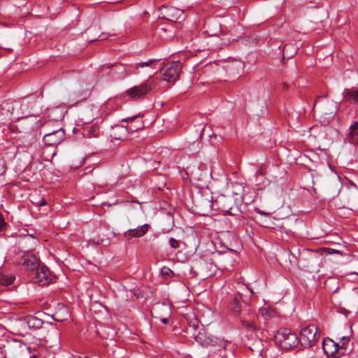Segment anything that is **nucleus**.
<instances>
[{
    "label": "nucleus",
    "instance_id": "obj_1",
    "mask_svg": "<svg viewBox=\"0 0 358 358\" xmlns=\"http://www.w3.org/2000/svg\"><path fill=\"white\" fill-rule=\"evenodd\" d=\"M243 291L249 292L251 295L255 294L253 289L249 287H243L242 291L237 290L234 292L229 296L228 301V308L234 313H239L243 305L245 306L248 303V299Z\"/></svg>",
    "mask_w": 358,
    "mask_h": 358
},
{
    "label": "nucleus",
    "instance_id": "obj_2",
    "mask_svg": "<svg viewBox=\"0 0 358 358\" xmlns=\"http://www.w3.org/2000/svg\"><path fill=\"white\" fill-rule=\"evenodd\" d=\"M181 69L180 62H168L160 70L162 79L167 83H174L179 78Z\"/></svg>",
    "mask_w": 358,
    "mask_h": 358
},
{
    "label": "nucleus",
    "instance_id": "obj_3",
    "mask_svg": "<svg viewBox=\"0 0 358 358\" xmlns=\"http://www.w3.org/2000/svg\"><path fill=\"white\" fill-rule=\"evenodd\" d=\"M275 340L285 349L296 347L299 343L296 334L289 329H281L275 336Z\"/></svg>",
    "mask_w": 358,
    "mask_h": 358
},
{
    "label": "nucleus",
    "instance_id": "obj_4",
    "mask_svg": "<svg viewBox=\"0 0 358 358\" xmlns=\"http://www.w3.org/2000/svg\"><path fill=\"white\" fill-rule=\"evenodd\" d=\"M159 17L171 22H181L185 19L183 10L163 6L159 9Z\"/></svg>",
    "mask_w": 358,
    "mask_h": 358
},
{
    "label": "nucleus",
    "instance_id": "obj_5",
    "mask_svg": "<svg viewBox=\"0 0 358 358\" xmlns=\"http://www.w3.org/2000/svg\"><path fill=\"white\" fill-rule=\"evenodd\" d=\"M153 88V80H148L138 85H136L128 89L126 94L132 99H138L143 98L150 93Z\"/></svg>",
    "mask_w": 358,
    "mask_h": 358
},
{
    "label": "nucleus",
    "instance_id": "obj_6",
    "mask_svg": "<svg viewBox=\"0 0 358 358\" xmlns=\"http://www.w3.org/2000/svg\"><path fill=\"white\" fill-rule=\"evenodd\" d=\"M34 272L35 273L34 282L38 285L43 286L52 281L53 277L48 268L44 264H40Z\"/></svg>",
    "mask_w": 358,
    "mask_h": 358
},
{
    "label": "nucleus",
    "instance_id": "obj_7",
    "mask_svg": "<svg viewBox=\"0 0 358 358\" xmlns=\"http://www.w3.org/2000/svg\"><path fill=\"white\" fill-rule=\"evenodd\" d=\"M317 328L315 325H309L303 327L300 332V341L302 345L313 346L317 338Z\"/></svg>",
    "mask_w": 358,
    "mask_h": 358
},
{
    "label": "nucleus",
    "instance_id": "obj_8",
    "mask_svg": "<svg viewBox=\"0 0 358 358\" xmlns=\"http://www.w3.org/2000/svg\"><path fill=\"white\" fill-rule=\"evenodd\" d=\"M215 206H217V208L224 214L236 215V208H234L235 203L231 196L223 195L219 196L215 201Z\"/></svg>",
    "mask_w": 358,
    "mask_h": 358
},
{
    "label": "nucleus",
    "instance_id": "obj_9",
    "mask_svg": "<svg viewBox=\"0 0 358 358\" xmlns=\"http://www.w3.org/2000/svg\"><path fill=\"white\" fill-rule=\"evenodd\" d=\"M140 114L122 119V122H127L126 127H117V129L125 130L129 133H134L144 127L143 121L140 118Z\"/></svg>",
    "mask_w": 358,
    "mask_h": 358
},
{
    "label": "nucleus",
    "instance_id": "obj_10",
    "mask_svg": "<svg viewBox=\"0 0 358 358\" xmlns=\"http://www.w3.org/2000/svg\"><path fill=\"white\" fill-rule=\"evenodd\" d=\"M38 240L30 234L21 236L17 240V246L22 254L29 253L37 245Z\"/></svg>",
    "mask_w": 358,
    "mask_h": 358
},
{
    "label": "nucleus",
    "instance_id": "obj_11",
    "mask_svg": "<svg viewBox=\"0 0 358 358\" xmlns=\"http://www.w3.org/2000/svg\"><path fill=\"white\" fill-rule=\"evenodd\" d=\"M64 138V131L61 127L43 136V142L46 145L53 146L59 144Z\"/></svg>",
    "mask_w": 358,
    "mask_h": 358
},
{
    "label": "nucleus",
    "instance_id": "obj_12",
    "mask_svg": "<svg viewBox=\"0 0 358 358\" xmlns=\"http://www.w3.org/2000/svg\"><path fill=\"white\" fill-rule=\"evenodd\" d=\"M17 263L22 264L26 269L30 271H34L41 264L39 259L30 252L22 254L17 259Z\"/></svg>",
    "mask_w": 358,
    "mask_h": 358
},
{
    "label": "nucleus",
    "instance_id": "obj_13",
    "mask_svg": "<svg viewBox=\"0 0 358 358\" xmlns=\"http://www.w3.org/2000/svg\"><path fill=\"white\" fill-rule=\"evenodd\" d=\"M211 199L201 196L196 204L198 214L207 216L211 213L215 206V202H213Z\"/></svg>",
    "mask_w": 358,
    "mask_h": 358
},
{
    "label": "nucleus",
    "instance_id": "obj_14",
    "mask_svg": "<svg viewBox=\"0 0 358 358\" xmlns=\"http://www.w3.org/2000/svg\"><path fill=\"white\" fill-rule=\"evenodd\" d=\"M149 224H145L141 226H138L136 229H130L124 232V236L128 239L132 238H141L143 236L149 229Z\"/></svg>",
    "mask_w": 358,
    "mask_h": 358
},
{
    "label": "nucleus",
    "instance_id": "obj_15",
    "mask_svg": "<svg viewBox=\"0 0 358 358\" xmlns=\"http://www.w3.org/2000/svg\"><path fill=\"white\" fill-rule=\"evenodd\" d=\"M322 348L327 355H334L338 352L339 349V345L338 343L334 342L332 339L326 338L323 340Z\"/></svg>",
    "mask_w": 358,
    "mask_h": 358
},
{
    "label": "nucleus",
    "instance_id": "obj_16",
    "mask_svg": "<svg viewBox=\"0 0 358 358\" xmlns=\"http://www.w3.org/2000/svg\"><path fill=\"white\" fill-rule=\"evenodd\" d=\"M346 138L349 143L354 145L358 144V122H353L350 126Z\"/></svg>",
    "mask_w": 358,
    "mask_h": 358
},
{
    "label": "nucleus",
    "instance_id": "obj_17",
    "mask_svg": "<svg viewBox=\"0 0 358 358\" xmlns=\"http://www.w3.org/2000/svg\"><path fill=\"white\" fill-rule=\"evenodd\" d=\"M158 35L164 38L168 39L173 36L174 30L172 24L159 25L157 28Z\"/></svg>",
    "mask_w": 358,
    "mask_h": 358
},
{
    "label": "nucleus",
    "instance_id": "obj_18",
    "mask_svg": "<svg viewBox=\"0 0 358 358\" xmlns=\"http://www.w3.org/2000/svg\"><path fill=\"white\" fill-rule=\"evenodd\" d=\"M343 94L346 101L358 103V89H345Z\"/></svg>",
    "mask_w": 358,
    "mask_h": 358
},
{
    "label": "nucleus",
    "instance_id": "obj_19",
    "mask_svg": "<svg viewBox=\"0 0 358 358\" xmlns=\"http://www.w3.org/2000/svg\"><path fill=\"white\" fill-rule=\"evenodd\" d=\"M99 134V127L94 124L84 130V136L87 138H96Z\"/></svg>",
    "mask_w": 358,
    "mask_h": 358
},
{
    "label": "nucleus",
    "instance_id": "obj_20",
    "mask_svg": "<svg viewBox=\"0 0 358 358\" xmlns=\"http://www.w3.org/2000/svg\"><path fill=\"white\" fill-rule=\"evenodd\" d=\"M27 323L29 329H38L42 327L43 321L36 317H29Z\"/></svg>",
    "mask_w": 358,
    "mask_h": 358
},
{
    "label": "nucleus",
    "instance_id": "obj_21",
    "mask_svg": "<svg viewBox=\"0 0 358 358\" xmlns=\"http://www.w3.org/2000/svg\"><path fill=\"white\" fill-rule=\"evenodd\" d=\"M15 277L11 274H3L0 273V287H6L12 285Z\"/></svg>",
    "mask_w": 358,
    "mask_h": 358
},
{
    "label": "nucleus",
    "instance_id": "obj_22",
    "mask_svg": "<svg viewBox=\"0 0 358 358\" xmlns=\"http://www.w3.org/2000/svg\"><path fill=\"white\" fill-rule=\"evenodd\" d=\"M31 202L36 206H43L46 204L45 199L40 197L38 195L33 194L31 196Z\"/></svg>",
    "mask_w": 358,
    "mask_h": 358
},
{
    "label": "nucleus",
    "instance_id": "obj_23",
    "mask_svg": "<svg viewBox=\"0 0 358 358\" xmlns=\"http://www.w3.org/2000/svg\"><path fill=\"white\" fill-rule=\"evenodd\" d=\"M156 61H157V59H149L146 62H141L136 63L135 64L134 67L136 69L144 68V67L151 65L153 62H155Z\"/></svg>",
    "mask_w": 358,
    "mask_h": 358
},
{
    "label": "nucleus",
    "instance_id": "obj_24",
    "mask_svg": "<svg viewBox=\"0 0 358 358\" xmlns=\"http://www.w3.org/2000/svg\"><path fill=\"white\" fill-rule=\"evenodd\" d=\"M169 241V245L172 248L177 249L179 248L180 244H179L178 241H177L176 239H175L173 238H170Z\"/></svg>",
    "mask_w": 358,
    "mask_h": 358
},
{
    "label": "nucleus",
    "instance_id": "obj_25",
    "mask_svg": "<svg viewBox=\"0 0 358 358\" xmlns=\"http://www.w3.org/2000/svg\"><path fill=\"white\" fill-rule=\"evenodd\" d=\"M161 273L162 275L169 276L171 274L173 273V271L169 268L164 266L161 269Z\"/></svg>",
    "mask_w": 358,
    "mask_h": 358
},
{
    "label": "nucleus",
    "instance_id": "obj_26",
    "mask_svg": "<svg viewBox=\"0 0 358 358\" xmlns=\"http://www.w3.org/2000/svg\"><path fill=\"white\" fill-rule=\"evenodd\" d=\"M241 322H242V324L247 328L255 329V324H254L253 321H248V320H242Z\"/></svg>",
    "mask_w": 358,
    "mask_h": 358
},
{
    "label": "nucleus",
    "instance_id": "obj_27",
    "mask_svg": "<svg viewBox=\"0 0 358 358\" xmlns=\"http://www.w3.org/2000/svg\"><path fill=\"white\" fill-rule=\"evenodd\" d=\"M6 227V222L3 217V215L0 213V231L3 230Z\"/></svg>",
    "mask_w": 358,
    "mask_h": 358
},
{
    "label": "nucleus",
    "instance_id": "obj_28",
    "mask_svg": "<svg viewBox=\"0 0 358 358\" xmlns=\"http://www.w3.org/2000/svg\"><path fill=\"white\" fill-rule=\"evenodd\" d=\"M315 357V351L313 350H309L308 352V358H314Z\"/></svg>",
    "mask_w": 358,
    "mask_h": 358
},
{
    "label": "nucleus",
    "instance_id": "obj_29",
    "mask_svg": "<svg viewBox=\"0 0 358 358\" xmlns=\"http://www.w3.org/2000/svg\"><path fill=\"white\" fill-rule=\"evenodd\" d=\"M257 212L259 214H260V215H270V213H265V212H264V211H262V210H259V209H258V210H257Z\"/></svg>",
    "mask_w": 358,
    "mask_h": 358
},
{
    "label": "nucleus",
    "instance_id": "obj_30",
    "mask_svg": "<svg viewBox=\"0 0 358 358\" xmlns=\"http://www.w3.org/2000/svg\"><path fill=\"white\" fill-rule=\"evenodd\" d=\"M161 322L163 323V324H167L168 322H169V320L167 318H163L161 320Z\"/></svg>",
    "mask_w": 358,
    "mask_h": 358
},
{
    "label": "nucleus",
    "instance_id": "obj_31",
    "mask_svg": "<svg viewBox=\"0 0 358 358\" xmlns=\"http://www.w3.org/2000/svg\"><path fill=\"white\" fill-rule=\"evenodd\" d=\"M336 113V111L331 112V113H330V115H331V117H334V116L335 115Z\"/></svg>",
    "mask_w": 358,
    "mask_h": 358
},
{
    "label": "nucleus",
    "instance_id": "obj_32",
    "mask_svg": "<svg viewBox=\"0 0 358 358\" xmlns=\"http://www.w3.org/2000/svg\"><path fill=\"white\" fill-rule=\"evenodd\" d=\"M60 117H61V115L59 117H56V118H52V120L58 121V119H59Z\"/></svg>",
    "mask_w": 358,
    "mask_h": 358
},
{
    "label": "nucleus",
    "instance_id": "obj_33",
    "mask_svg": "<svg viewBox=\"0 0 358 358\" xmlns=\"http://www.w3.org/2000/svg\"><path fill=\"white\" fill-rule=\"evenodd\" d=\"M50 112H51V113H55V112H57V109L51 110V111H50Z\"/></svg>",
    "mask_w": 358,
    "mask_h": 358
},
{
    "label": "nucleus",
    "instance_id": "obj_34",
    "mask_svg": "<svg viewBox=\"0 0 358 358\" xmlns=\"http://www.w3.org/2000/svg\"><path fill=\"white\" fill-rule=\"evenodd\" d=\"M27 350L29 353H31V348L29 347L27 348Z\"/></svg>",
    "mask_w": 358,
    "mask_h": 358
},
{
    "label": "nucleus",
    "instance_id": "obj_35",
    "mask_svg": "<svg viewBox=\"0 0 358 358\" xmlns=\"http://www.w3.org/2000/svg\"><path fill=\"white\" fill-rule=\"evenodd\" d=\"M350 185L351 186H353V187H356V186H355L352 182H350Z\"/></svg>",
    "mask_w": 358,
    "mask_h": 358
},
{
    "label": "nucleus",
    "instance_id": "obj_36",
    "mask_svg": "<svg viewBox=\"0 0 358 358\" xmlns=\"http://www.w3.org/2000/svg\"><path fill=\"white\" fill-rule=\"evenodd\" d=\"M29 358H37V357H36V356L33 355V356H31Z\"/></svg>",
    "mask_w": 358,
    "mask_h": 358
}]
</instances>
